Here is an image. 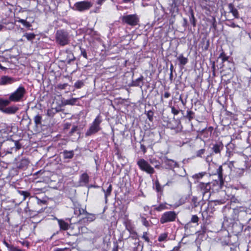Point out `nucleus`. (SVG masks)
I'll return each mask as SVG.
<instances>
[{
    "label": "nucleus",
    "mask_w": 251,
    "mask_h": 251,
    "mask_svg": "<svg viewBox=\"0 0 251 251\" xmlns=\"http://www.w3.org/2000/svg\"><path fill=\"white\" fill-rule=\"evenodd\" d=\"M55 37L56 44L61 46H65L69 43V34L64 29L57 30L55 34Z\"/></svg>",
    "instance_id": "f257e3e1"
},
{
    "label": "nucleus",
    "mask_w": 251,
    "mask_h": 251,
    "mask_svg": "<svg viewBox=\"0 0 251 251\" xmlns=\"http://www.w3.org/2000/svg\"><path fill=\"white\" fill-rule=\"evenodd\" d=\"M102 121L101 116L100 114L98 115L90 125L89 129L86 132L85 136H91L100 131L101 129L100 124Z\"/></svg>",
    "instance_id": "f03ea898"
},
{
    "label": "nucleus",
    "mask_w": 251,
    "mask_h": 251,
    "mask_svg": "<svg viewBox=\"0 0 251 251\" xmlns=\"http://www.w3.org/2000/svg\"><path fill=\"white\" fill-rule=\"evenodd\" d=\"M122 23L131 26H135L139 25L140 18L136 14L125 15L121 17Z\"/></svg>",
    "instance_id": "7ed1b4c3"
},
{
    "label": "nucleus",
    "mask_w": 251,
    "mask_h": 251,
    "mask_svg": "<svg viewBox=\"0 0 251 251\" xmlns=\"http://www.w3.org/2000/svg\"><path fill=\"white\" fill-rule=\"evenodd\" d=\"M211 189V183L209 182H200L197 186V190L200 194L202 195V200L207 201L211 195L210 190Z\"/></svg>",
    "instance_id": "20e7f679"
},
{
    "label": "nucleus",
    "mask_w": 251,
    "mask_h": 251,
    "mask_svg": "<svg viewBox=\"0 0 251 251\" xmlns=\"http://www.w3.org/2000/svg\"><path fill=\"white\" fill-rule=\"evenodd\" d=\"M25 94L26 90L25 87L23 86H20L13 93L10 94L9 100L13 102L22 101Z\"/></svg>",
    "instance_id": "39448f33"
},
{
    "label": "nucleus",
    "mask_w": 251,
    "mask_h": 251,
    "mask_svg": "<svg viewBox=\"0 0 251 251\" xmlns=\"http://www.w3.org/2000/svg\"><path fill=\"white\" fill-rule=\"evenodd\" d=\"M177 215L174 211H167L164 213L160 219V222L162 224L175 221Z\"/></svg>",
    "instance_id": "423d86ee"
},
{
    "label": "nucleus",
    "mask_w": 251,
    "mask_h": 251,
    "mask_svg": "<svg viewBox=\"0 0 251 251\" xmlns=\"http://www.w3.org/2000/svg\"><path fill=\"white\" fill-rule=\"evenodd\" d=\"M140 169L146 173L152 175L154 173V169L144 159H140L137 161Z\"/></svg>",
    "instance_id": "0eeeda50"
},
{
    "label": "nucleus",
    "mask_w": 251,
    "mask_h": 251,
    "mask_svg": "<svg viewBox=\"0 0 251 251\" xmlns=\"http://www.w3.org/2000/svg\"><path fill=\"white\" fill-rule=\"evenodd\" d=\"M92 6V4L91 2L88 1H82L77 2L74 4V7L72 8L75 10L79 11H83L88 10Z\"/></svg>",
    "instance_id": "6e6552de"
},
{
    "label": "nucleus",
    "mask_w": 251,
    "mask_h": 251,
    "mask_svg": "<svg viewBox=\"0 0 251 251\" xmlns=\"http://www.w3.org/2000/svg\"><path fill=\"white\" fill-rule=\"evenodd\" d=\"M83 215H84L85 216L80 219L78 222L80 224H89V223L94 221L96 218V216L95 214L89 213L86 211Z\"/></svg>",
    "instance_id": "1a4fd4ad"
},
{
    "label": "nucleus",
    "mask_w": 251,
    "mask_h": 251,
    "mask_svg": "<svg viewBox=\"0 0 251 251\" xmlns=\"http://www.w3.org/2000/svg\"><path fill=\"white\" fill-rule=\"evenodd\" d=\"M73 209L74 214L77 217L83 215L86 212V208H81V205L77 202H74Z\"/></svg>",
    "instance_id": "9d476101"
},
{
    "label": "nucleus",
    "mask_w": 251,
    "mask_h": 251,
    "mask_svg": "<svg viewBox=\"0 0 251 251\" xmlns=\"http://www.w3.org/2000/svg\"><path fill=\"white\" fill-rule=\"evenodd\" d=\"M16 81H17V79L16 78L10 76L4 75L2 76L0 78V85H9L14 83Z\"/></svg>",
    "instance_id": "9b49d317"
},
{
    "label": "nucleus",
    "mask_w": 251,
    "mask_h": 251,
    "mask_svg": "<svg viewBox=\"0 0 251 251\" xmlns=\"http://www.w3.org/2000/svg\"><path fill=\"white\" fill-rule=\"evenodd\" d=\"M163 162L166 166H167V168L170 169L174 168L177 165V164L176 161L172 159H169L166 157L163 158Z\"/></svg>",
    "instance_id": "f8f14e48"
},
{
    "label": "nucleus",
    "mask_w": 251,
    "mask_h": 251,
    "mask_svg": "<svg viewBox=\"0 0 251 251\" xmlns=\"http://www.w3.org/2000/svg\"><path fill=\"white\" fill-rule=\"evenodd\" d=\"M18 109V107L16 106H11L2 109L1 112L8 114H15Z\"/></svg>",
    "instance_id": "ddd939ff"
},
{
    "label": "nucleus",
    "mask_w": 251,
    "mask_h": 251,
    "mask_svg": "<svg viewBox=\"0 0 251 251\" xmlns=\"http://www.w3.org/2000/svg\"><path fill=\"white\" fill-rule=\"evenodd\" d=\"M223 149V145L221 142L217 143L213 145L212 150L216 154L220 153L221 151Z\"/></svg>",
    "instance_id": "4468645a"
},
{
    "label": "nucleus",
    "mask_w": 251,
    "mask_h": 251,
    "mask_svg": "<svg viewBox=\"0 0 251 251\" xmlns=\"http://www.w3.org/2000/svg\"><path fill=\"white\" fill-rule=\"evenodd\" d=\"M29 163V161L28 159L24 158H22L18 163V167L21 169H24L27 168L28 164Z\"/></svg>",
    "instance_id": "2eb2a0df"
},
{
    "label": "nucleus",
    "mask_w": 251,
    "mask_h": 251,
    "mask_svg": "<svg viewBox=\"0 0 251 251\" xmlns=\"http://www.w3.org/2000/svg\"><path fill=\"white\" fill-rule=\"evenodd\" d=\"M228 7L229 10V12L232 14L235 18H239V15L238 13V11L237 9H236L232 3H229L228 5Z\"/></svg>",
    "instance_id": "dca6fc26"
},
{
    "label": "nucleus",
    "mask_w": 251,
    "mask_h": 251,
    "mask_svg": "<svg viewBox=\"0 0 251 251\" xmlns=\"http://www.w3.org/2000/svg\"><path fill=\"white\" fill-rule=\"evenodd\" d=\"M3 243L7 247L9 251H24L18 247H15L11 244L8 243L5 240L3 241Z\"/></svg>",
    "instance_id": "f3484780"
},
{
    "label": "nucleus",
    "mask_w": 251,
    "mask_h": 251,
    "mask_svg": "<svg viewBox=\"0 0 251 251\" xmlns=\"http://www.w3.org/2000/svg\"><path fill=\"white\" fill-rule=\"evenodd\" d=\"M63 157L65 159H71L74 155V152L73 151H68L64 150L62 152Z\"/></svg>",
    "instance_id": "a211bd4d"
},
{
    "label": "nucleus",
    "mask_w": 251,
    "mask_h": 251,
    "mask_svg": "<svg viewBox=\"0 0 251 251\" xmlns=\"http://www.w3.org/2000/svg\"><path fill=\"white\" fill-rule=\"evenodd\" d=\"M11 100H10L0 99V110L2 111V109H4L6 106L10 104Z\"/></svg>",
    "instance_id": "6ab92c4d"
},
{
    "label": "nucleus",
    "mask_w": 251,
    "mask_h": 251,
    "mask_svg": "<svg viewBox=\"0 0 251 251\" xmlns=\"http://www.w3.org/2000/svg\"><path fill=\"white\" fill-rule=\"evenodd\" d=\"M140 219L142 224L146 227H151L152 226V224L150 221L147 220L146 218L143 216L140 215Z\"/></svg>",
    "instance_id": "aec40b11"
},
{
    "label": "nucleus",
    "mask_w": 251,
    "mask_h": 251,
    "mask_svg": "<svg viewBox=\"0 0 251 251\" xmlns=\"http://www.w3.org/2000/svg\"><path fill=\"white\" fill-rule=\"evenodd\" d=\"M58 224H59L60 228L61 229L65 230H67L69 228V224L63 220H58Z\"/></svg>",
    "instance_id": "412c9836"
},
{
    "label": "nucleus",
    "mask_w": 251,
    "mask_h": 251,
    "mask_svg": "<svg viewBox=\"0 0 251 251\" xmlns=\"http://www.w3.org/2000/svg\"><path fill=\"white\" fill-rule=\"evenodd\" d=\"M18 194L22 197V201H25L26 198L30 196V193L27 191L19 190Z\"/></svg>",
    "instance_id": "4be33fe9"
},
{
    "label": "nucleus",
    "mask_w": 251,
    "mask_h": 251,
    "mask_svg": "<svg viewBox=\"0 0 251 251\" xmlns=\"http://www.w3.org/2000/svg\"><path fill=\"white\" fill-rule=\"evenodd\" d=\"M177 59L179 61V64L181 65H185L188 62V59L184 57L182 54H180L177 57Z\"/></svg>",
    "instance_id": "5701e85b"
},
{
    "label": "nucleus",
    "mask_w": 251,
    "mask_h": 251,
    "mask_svg": "<svg viewBox=\"0 0 251 251\" xmlns=\"http://www.w3.org/2000/svg\"><path fill=\"white\" fill-rule=\"evenodd\" d=\"M211 183H212L213 186H217L218 189H221L224 183L223 179H219L218 180H215Z\"/></svg>",
    "instance_id": "b1692460"
},
{
    "label": "nucleus",
    "mask_w": 251,
    "mask_h": 251,
    "mask_svg": "<svg viewBox=\"0 0 251 251\" xmlns=\"http://www.w3.org/2000/svg\"><path fill=\"white\" fill-rule=\"evenodd\" d=\"M29 41H32L35 38L36 35L33 33H25L23 35Z\"/></svg>",
    "instance_id": "393cba45"
},
{
    "label": "nucleus",
    "mask_w": 251,
    "mask_h": 251,
    "mask_svg": "<svg viewBox=\"0 0 251 251\" xmlns=\"http://www.w3.org/2000/svg\"><path fill=\"white\" fill-rule=\"evenodd\" d=\"M80 181L85 184L89 182V176L86 173H83L81 175L80 178Z\"/></svg>",
    "instance_id": "a878e982"
},
{
    "label": "nucleus",
    "mask_w": 251,
    "mask_h": 251,
    "mask_svg": "<svg viewBox=\"0 0 251 251\" xmlns=\"http://www.w3.org/2000/svg\"><path fill=\"white\" fill-rule=\"evenodd\" d=\"M143 79V76H141L140 77H139L138 78L136 79L135 80L133 81V82H132V86H140V87H141L142 84L141 85V84L142 83Z\"/></svg>",
    "instance_id": "bb28decb"
},
{
    "label": "nucleus",
    "mask_w": 251,
    "mask_h": 251,
    "mask_svg": "<svg viewBox=\"0 0 251 251\" xmlns=\"http://www.w3.org/2000/svg\"><path fill=\"white\" fill-rule=\"evenodd\" d=\"M103 191L104 193L105 199L106 201H107V197L110 195L111 191H112V185L111 184H109L107 189L105 190L103 189Z\"/></svg>",
    "instance_id": "cd10ccee"
},
{
    "label": "nucleus",
    "mask_w": 251,
    "mask_h": 251,
    "mask_svg": "<svg viewBox=\"0 0 251 251\" xmlns=\"http://www.w3.org/2000/svg\"><path fill=\"white\" fill-rule=\"evenodd\" d=\"M42 117L40 114L36 115L34 118V121L36 126L41 124Z\"/></svg>",
    "instance_id": "c85d7f7f"
},
{
    "label": "nucleus",
    "mask_w": 251,
    "mask_h": 251,
    "mask_svg": "<svg viewBox=\"0 0 251 251\" xmlns=\"http://www.w3.org/2000/svg\"><path fill=\"white\" fill-rule=\"evenodd\" d=\"M77 99V98H72L71 99L67 100L65 101L64 104L65 105H73L76 103Z\"/></svg>",
    "instance_id": "c756f323"
},
{
    "label": "nucleus",
    "mask_w": 251,
    "mask_h": 251,
    "mask_svg": "<svg viewBox=\"0 0 251 251\" xmlns=\"http://www.w3.org/2000/svg\"><path fill=\"white\" fill-rule=\"evenodd\" d=\"M84 85V82L82 80H77L74 84V87L76 89H80Z\"/></svg>",
    "instance_id": "7c9ffc66"
},
{
    "label": "nucleus",
    "mask_w": 251,
    "mask_h": 251,
    "mask_svg": "<svg viewBox=\"0 0 251 251\" xmlns=\"http://www.w3.org/2000/svg\"><path fill=\"white\" fill-rule=\"evenodd\" d=\"M18 22L23 24L26 27L29 28L31 26V24L27 22L26 20L24 19H20L18 20Z\"/></svg>",
    "instance_id": "2f4dec72"
},
{
    "label": "nucleus",
    "mask_w": 251,
    "mask_h": 251,
    "mask_svg": "<svg viewBox=\"0 0 251 251\" xmlns=\"http://www.w3.org/2000/svg\"><path fill=\"white\" fill-rule=\"evenodd\" d=\"M217 174L218 175V179H223V168L222 166H219L217 169Z\"/></svg>",
    "instance_id": "473e14b6"
},
{
    "label": "nucleus",
    "mask_w": 251,
    "mask_h": 251,
    "mask_svg": "<svg viewBox=\"0 0 251 251\" xmlns=\"http://www.w3.org/2000/svg\"><path fill=\"white\" fill-rule=\"evenodd\" d=\"M167 237H168V234L166 233H163L161 234L159 236V237L158 238V240L159 242L164 241L166 240Z\"/></svg>",
    "instance_id": "72a5a7b5"
},
{
    "label": "nucleus",
    "mask_w": 251,
    "mask_h": 251,
    "mask_svg": "<svg viewBox=\"0 0 251 251\" xmlns=\"http://www.w3.org/2000/svg\"><path fill=\"white\" fill-rule=\"evenodd\" d=\"M155 190L157 192H162L163 188L160 185L158 180H156L155 182Z\"/></svg>",
    "instance_id": "f704fd0d"
},
{
    "label": "nucleus",
    "mask_w": 251,
    "mask_h": 251,
    "mask_svg": "<svg viewBox=\"0 0 251 251\" xmlns=\"http://www.w3.org/2000/svg\"><path fill=\"white\" fill-rule=\"evenodd\" d=\"M194 113L192 111L187 110V115L186 117L188 119L189 121H191L194 118Z\"/></svg>",
    "instance_id": "c9c22d12"
},
{
    "label": "nucleus",
    "mask_w": 251,
    "mask_h": 251,
    "mask_svg": "<svg viewBox=\"0 0 251 251\" xmlns=\"http://www.w3.org/2000/svg\"><path fill=\"white\" fill-rule=\"evenodd\" d=\"M206 173L205 172H202L199 174H196L193 175L192 177L193 178L197 179L198 181L199 179L201 178Z\"/></svg>",
    "instance_id": "e433bc0d"
},
{
    "label": "nucleus",
    "mask_w": 251,
    "mask_h": 251,
    "mask_svg": "<svg viewBox=\"0 0 251 251\" xmlns=\"http://www.w3.org/2000/svg\"><path fill=\"white\" fill-rule=\"evenodd\" d=\"M137 233H134L132 234V235H131V236H129L128 239L129 240H135V244H136V243H139V239L137 237Z\"/></svg>",
    "instance_id": "4c0bfd02"
},
{
    "label": "nucleus",
    "mask_w": 251,
    "mask_h": 251,
    "mask_svg": "<svg viewBox=\"0 0 251 251\" xmlns=\"http://www.w3.org/2000/svg\"><path fill=\"white\" fill-rule=\"evenodd\" d=\"M150 162L154 166L155 168L159 169L160 166V163L157 160L155 159H151Z\"/></svg>",
    "instance_id": "58836bf2"
},
{
    "label": "nucleus",
    "mask_w": 251,
    "mask_h": 251,
    "mask_svg": "<svg viewBox=\"0 0 251 251\" xmlns=\"http://www.w3.org/2000/svg\"><path fill=\"white\" fill-rule=\"evenodd\" d=\"M166 203H161L158 206L156 207L154 209L158 211H161L164 209H167Z\"/></svg>",
    "instance_id": "ea45409f"
},
{
    "label": "nucleus",
    "mask_w": 251,
    "mask_h": 251,
    "mask_svg": "<svg viewBox=\"0 0 251 251\" xmlns=\"http://www.w3.org/2000/svg\"><path fill=\"white\" fill-rule=\"evenodd\" d=\"M79 232L81 234L87 233L89 231L88 228L85 226H82L78 227Z\"/></svg>",
    "instance_id": "a19ab883"
},
{
    "label": "nucleus",
    "mask_w": 251,
    "mask_h": 251,
    "mask_svg": "<svg viewBox=\"0 0 251 251\" xmlns=\"http://www.w3.org/2000/svg\"><path fill=\"white\" fill-rule=\"evenodd\" d=\"M219 58H221L222 61V63H224V62L226 61H227L228 60V57L226 56L224 52H222L219 56Z\"/></svg>",
    "instance_id": "79ce46f5"
},
{
    "label": "nucleus",
    "mask_w": 251,
    "mask_h": 251,
    "mask_svg": "<svg viewBox=\"0 0 251 251\" xmlns=\"http://www.w3.org/2000/svg\"><path fill=\"white\" fill-rule=\"evenodd\" d=\"M142 238L148 243H149L150 242V238L148 236V233L147 232H144L143 233Z\"/></svg>",
    "instance_id": "37998d69"
},
{
    "label": "nucleus",
    "mask_w": 251,
    "mask_h": 251,
    "mask_svg": "<svg viewBox=\"0 0 251 251\" xmlns=\"http://www.w3.org/2000/svg\"><path fill=\"white\" fill-rule=\"evenodd\" d=\"M68 85L67 83L59 84L57 85V88L59 89L63 90L65 89Z\"/></svg>",
    "instance_id": "c03bdc74"
},
{
    "label": "nucleus",
    "mask_w": 251,
    "mask_h": 251,
    "mask_svg": "<svg viewBox=\"0 0 251 251\" xmlns=\"http://www.w3.org/2000/svg\"><path fill=\"white\" fill-rule=\"evenodd\" d=\"M199 221V218L197 215H193L191 221L192 223H198Z\"/></svg>",
    "instance_id": "a18cd8bd"
},
{
    "label": "nucleus",
    "mask_w": 251,
    "mask_h": 251,
    "mask_svg": "<svg viewBox=\"0 0 251 251\" xmlns=\"http://www.w3.org/2000/svg\"><path fill=\"white\" fill-rule=\"evenodd\" d=\"M153 113L151 111H149L147 113V116L150 121H151L153 118Z\"/></svg>",
    "instance_id": "49530a36"
},
{
    "label": "nucleus",
    "mask_w": 251,
    "mask_h": 251,
    "mask_svg": "<svg viewBox=\"0 0 251 251\" xmlns=\"http://www.w3.org/2000/svg\"><path fill=\"white\" fill-rule=\"evenodd\" d=\"M204 149L200 150L197 152V156L198 157H201V155L204 154Z\"/></svg>",
    "instance_id": "de8ad7c7"
},
{
    "label": "nucleus",
    "mask_w": 251,
    "mask_h": 251,
    "mask_svg": "<svg viewBox=\"0 0 251 251\" xmlns=\"http://www.w3.org/2000/svg\"><path fill=\"white\" fill-rule=\"evenodd\" d=\"M81 50V54L85 58H87V53L85 49L80 48Z\"/></svg>",
    "instance_id": "09e8293b"
},
{
    "label": "nucleus",
    "mask_w": 251,
    "mask_h": 251,
    "mask_svg": "<svg viewBox=\"0 0 251 251\" xmlns=\"http://www.w3.org/2000/svg\"><path fill=\"white\" fill-rule=\"evenodd\" d=\"M190 21L194 26L196 25V20L194 15V14L192 13L191 14V17L190 18Z\"/></svg>",
    "instance_id": "8fccbe9b"
},
{
    "label": "nucleus",
    "mask_w": 251,
    "mask_h": 251,
    "mask_svg": "<svg viewBox=\"0 0 251 251\" xmlns=\"http://www.w3.org/2000/svg\"><path fill=\"white\" fill-rule=\"evenodd\" d=\"M171 111H172V113H173L175 115H177L179 112V110L176 109L174 106L171 107Z\"/></svg>",
    "instance_id": "3c124183"
},
{
    "label": "nucleus",
    "mask_w": 251,
    "mask_h": 251,
    "mask_svg": "<svg viewBox=\"0 0 251 251\" xmlns=\"http://www.w3.org/2000/svg\"><path fill=\"white\" fill-rule=\"evenodd\" d=\"M77 130H78L77 126H73V127L72 128V129L70 132V134L71 135H72Z\"/></svg>",
    "instance_id": "603ef678"
},
{
    "label": "nucleus",
    "mask_w": 251,
    "mask_h": 251,
    "mask_svg": "<svg viewBox=\"0 0 251 251\" xmlns=\"http://www.w3.org/2000/svg\"><path fill=\"white\" fill-rule=\"evenodd\" d=\"M118 249H119V247H118V245L117 244V243H114V247L112 249V251H118Z\"/></svg>",
    "instance_id": "864d4df0"
},
{
    "label": "nucleus",
    "mask_w": 251,
    "mask_h": 251,
    "mask_svg": "<svg viewBox=\"0 0 251 251\" xmlns=\"http://www.w3.org/2000/svg\"><path fill=\"white\" fill-rule=\"evenodd\" d=\"M212 160V157H211V154H210V155H208L207 156V157H206V161L207 162H211Z\"/></svg>",
    "instance_id": "5fc2aeb1"
},
{
    "label": "nucleus",
    "mask_w": 251,
    "mask_h": 251,
    "mask_svg": "<svg viewBox=\"0 0 251 251\" xmlns=\"http://www.w3.org/2000/svg\"><path fill=\"white\" fill-rule=\"evenodd\" d=\"M140 149L144 152V153L146 152V148L144 145H143V144L141 145Z\"/></svg>",
    "instance_id": "6e6d98bb"
},
{
    "label": "nucleus",
    "mask_w": 251,
    "mask_h": 251,
    "mask_svg": "<svg viewBox=\"0 0 251 251\" xmlns=\"http://www.w3.org/2000/svg\"><path fill=\"white\" fill-rule=\"evenodd\" d=\"M181 178L180 176L177 175H176L174 176L173 179L178 180Z\"/></svg>",
    "instance_id": "4d7b16f0"
},
{
    "label": "nucleus",
    "mask_w": 251,
    "mask_h": 251,
    "mask_svg": "<svg viewBox=\"0 0 251 251\" xmlns=\"http://www.w3.org/2000/svg\"><path fill=\"white\" fill-rule=\"evenodd\" d=\"M170 93L168 92H166L164 93V96L165 98H168L170 96Z\"/></svg>",
    "instance_id": "13d9d810"
},
{
    "label": "nucleus",
    "mask_w": 251,
    "mask_h": 251,
    "mask_svg": "<svg viewBox=\"0 0 251 251\" xmlns=\"http://www.w3.org/2000/svg\"><path fill=\"white\" fill-rule=\"evenodd\" d=\"M66 249V248H59L55 250L54 251H65Z\"/></svg>",
    "instance_id": "bf43d9fd"
},
{
    "label": "nucleus",
    "mask_w": 251,
    "mask_h": 251,
    "mask_svg": "<svg viewBox=\"0 0 251 251\" xmlns=\"http://www.w3.org/2000/svg\"><path fill=\"white\" fill-rule=\"evenodd\" d=\"M105 0H98L97 3L99 5L102 4Z\"/></svg>",
    "instance_id": "052dcab7"
},
{
    "label": "nucleus",
    "mask_w": 251,
    "mask_h": 251,
    "mask_svg": "<svg viewBox=\"0 0 251 251\" xmlns=\"http://www.w3.org/2000/svg\"><path fill=\"white\" fill-rule=\"evenodd\" d=\"M53 110V109L52 110H49L48 111V115L50 116H52V111Z\"/></svg>",
    "instance_id": "680f3d73"
},
{
    "label": "nucleus",
    "mask_w": 251,
    "mask_h": 251,
    "mask_svg": "<svg viewBox=\"0 0 251 251\" xmlns=\"http://www.w3.org/2000/svg\"><path fill=\"white\" fill-rule=\"evenodd\" d=\"M15 145L16 146V148L17 149H19L21 148V146L19 144V143L17 142H16L15 143Z\"/></svg>",
    "instance_id": "e2e57ef3"
},
{
    "label": "nucleus",
    "mask_w": 251,
    "mask_h": 251,
    "mask_svg": "<svg viewBox=\"0 0 251 251\" xmlns=\"http://www.w3.org/2000/svg\"><path fill=\"white\" fill-rule=\"evenodd\" d=\"M231 26L232 27H240L238 25H236L235 23H232L231 25Z\"/></svg>",
    "instance_id": "0e129e2a"
},
{
    "label": "nucleus",
    "mask_w": 251,
    "mask_h": 251,
    "mask_svg": "<svg viewBox=\"0 0 251 251\" xmlns=\"http://www.w3.org/2000/svg\"><path fill=\"white\" fill-rule=\"evenodd\" d=\"M174 181H171V180H169L168 181V182L166 183V184H165V185H168L169 186L170 185V184H171L172 182H173Z\"/></svg>",
    "instance_id": "69168bd1"
},
{
    "label": "nucleus",
    "mask_w": 251,
    "mask_h": 251,
    "mask_svg": "<svg viewBox=\"0 0 251 251\" xmlns=\"http://www.w3.org/2000/svg\"><path fill=\"white\" fill-rule=\"evenodd\" d=\"M70 126H71L70 124L67 123L65 126V128H68Z\"/></svg>",
    "instance_id": "338daca9"
},
{
    "label": "nucleus",
    "mask_w": 251,
    "mask_h": 251,
    "mask_svg": "<svg viewBox=\"0 0 251 251\" xmlns=\"http://www.w3.org/2000/svg\"><path fill=\"white\" fill-rule=\"evenodd\" d=\"M5 27L4 25L0 24V31L3 28H5Z\"/></svg>",
    "instance_id": "774afa93"
}]
</instances>
